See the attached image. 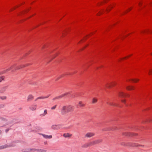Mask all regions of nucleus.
<instances>
[{
  "label": "nucleus",
  "instance_id": "f257e3e1",
  "mask_svg": "<svg viewBox=\"0 0 152 152\" xmlns=\"http://www.w3.org/2000/svg\"><path fill=\"white\" fill-rule=\"evenodd\" d=\"M29 65V64H27L26 65H20L19 66H16L17 64H14L12 65L11 67H10L9 68L7 69H6V70H5L4 71H3L2 72H0V75L3 74L4 73H6L7 72H8L11 69H12L14 68H15V69H12V72H14L15 70H18V69H20L22 68L23 67H24L26 66H27Z\"/></svg>",
  "mask_w": 152,
  "mask_h": 152
},
{
  "label": "nucleus",
  "instance_id": "f03ea898",
  "mask_svg": "<svg viewBox=\"0 0 152 152\" xmlns=\"http://www.w3.org/2000/svg\"><path fill=\"white\" fill-rule=\"evenodd\" d=\"M29 65V64H27L26 65H20L19 66H16L17 64H14L12 65L11 67H10L9 68L7 69H6V70H5L4 71H3L2 72H0V75L3 74L4 73H6L7 72H8L11 69H12L14 68H15V69H12V72H14L15 70H18V69H20L22 68L23 67H24L26 66H27Z\"/></svg>",
  "mask_w": 152,
  "mask_h": 152
},
{
  "label": "nucleus",
  "instance_id": "7ed1b4c3",
  "mask_svg": "<svg viewBox=\"0 0 152 152\" xmlns=\"http://www.w3.org/2000/svg\"><path fill=\"white\" fill-rule=\"evenodd\" d=\"M75 109V107L72 105L64 106L61 109V113L63 115H64L69 112H72Z\"/></svg>",
  "mask_w": 152,
  "mask_h": 152
},
{
  "label": "nucleus",
  "instance_id": "20e7f679",
  "mask_svg": "<svg viewBox=\"0 0 152 152\" xmlns=\"http://www.w3.org/2000/svg\"><path fill=\"white\" fill-rule=\"evenodd\" d=\"M121 144L122 145L125 146H130L132 147L138 146L143 147L144 146V145H140L138 144L137 143L132 142H128L126 143H125L124 142H122L121 143Z\"/></svg>",
  "mask_w": 152,
  "mask_h": 152
},
{
  "label": "nucleus",
  "instance_id": "39448f33",
  "mask_svg": "<svg viewBox=\"0 0 152 152\" xmlns=\"http://www.w3.org/2000/svg\"><path fill=\"white\" fill-rule=\"evenodd\" d=\"M71 93V92H70L65 93L64 94H62L59 96H57V97H56L53 98V100H55L56 99H60L64 96H66L68 94H70Z\"/></svg>",
  "mask_w": 152,
  "mask_h": 152
},
{
  "label": "nucleus",
  "instance_id": "423d86ee",
  "mask_svg": "<svg viewBox=\"0 0 152 152\" xmlns=\"http://www.w3.org/2000/svg\"><path fill=\"white\" fill-rule=\"evenodd\" d=\"M123 134L125 136H137V134L136 133H131L128 132H124L123 133Z\"/></svg>",
  "mask_w": 152,
  "mask_h": 152
},
{
  "label": "nucleus",
  "instance_id": "0eeeda50",
  "mask_svg": "<svg viewBox=\"0 0 152 152\" xmlns=\"http://www.w3.org/2000/svg\"><path fill=\"white\" fill-rule=\"evenodd\" d=\"M119 96L123 98L127 97L129 96V95L128 94L122 92H120L119 93Z\"/></svg>",
  "mask_w": 152,
  "mask_h": 152
},
{
  "label": "nucleus",
  "instance_id": "6e6552de",
  "mask_svg": "<svg viewBox=\"0 0 152 152\" xmlns=\"http://www.w3.org/2000/svg\"><path fill=\"white\" fill-rule=\"evenodd\" d=\"M106 103L108 105H109L110 106H118V104H116L115 103H113L112 101L110 99H108L107 100V102H106Z\"/></svg>",
  "mask_w": 152,
  "mask_h": 152
},
{
  "label": "nucleus",
  "instance_id": "1a4fd4ad",
  "mask_svg": "<svg viewBox=\"0 0 152 152\" xmlns=\"http://www.w3.org/2000/svg\"><path fill=\"white\" fill-rule=\"evenodd\" d=\"M14 145H3L0 146V149H2L4 148H9L12 147L14 146Z\"/></svg>",
  "mask_w": 152,
  "mask_h": 152
},
{
  "label": "nucleus",
  "instance_id": "9d476101",
  "mask_svg": "<svg viewBox=\"0 0 152 152\" xmlns=\"http://www.w3.org/2000/svg\"><path fill=\"white\" fill-rule=\"evenodd\" d=\"M116 84V83L115 82H112L110 83H107V84L106 86V87L107 88H110L111 87L114 86H115Z\"/></svg>",
  "mask_w": 152,
  "mask_h": 152
},
{
  "label": "nucleus",
  "instance_id": "9b49d317",
  "mask_svg": "<svg viewBox=\"0 0 152 152\" xmlns=\"http://www.w3.org/2000/svg\"><path fill=\"white\" fill-rule=\"evenodd\" d=\"M95 134L94 133L92 132H88L85 135V137L90 138L94 136Z\"/></svg>",
  "mask_w": 152,
  "mask_h": 152
},
{
  "label": "nucleus",
  "instance_id": "f8f14e48",
  "mask_svg": "<svg viewBox=\"0 0 152 152\" xmlns=\"http://www.w3.org/2000/svg\"><path fill=\"white\" fill-rule=\"evenodd\" d=\"M34 99V96L32 95H29L28 96L27 101L28 102Z\"/></svg>",
  "mask_w": 152,
  "mask_h": 152
},
{
  "label": "nucleus",
  "instance_id": "ddd939ff",
  "mask_svg": "<svg viewBox=\"0 0 152 152\" xmlns=\"http://www.w3.org/2000/svg\"><path fill=\"white\" fill-rule=\"evenodd\" d=\"M37 107V105H33L30 107L29 108V109L32 111H34L36 110Z\"/></svg>",
  "mask_w": 152,
  "mask_h": 152
},
{
  "label": "nucleus",
  "instance_id": "4468645a",
  "mask_svg": "<svg viewBox=\"0 0 152 152\" xmlns=\"http://www.w3.org/2000/svg\"><path fill=\"white\" fill-rule=\"evenodd\" d=\"M40 134L42 135L45 138L50 139L52 138V135H48L42 134Z\"/></svg>",
  "mask_w": 152,
  "mask_h": 152
},
{
  "label": "nucleus",
  "instance_id": "2eb2a0df",
  "mask_svg": "<svg viewBox=\"0 0 152 152\" xmlns=\"http://www.w3.org/2000/svg\"><path fill=\"white\" fill-rule=\"evenodd\" d=\"M7 86H5L3 87L0 90V93H3L7 89Z\"/></svg>",
  "mask_w": 152,
  "mask_h": 152
},
{
  "label": "nucleus",
  "instance_id": "dca6fc26",
  "mask_svg": "<svg viewBox=\"0 0 152 152\" xmlns=\"http://www.w3.org/2000/svg\"><path fill=\"white\" fill-rule=\"evenodd\" d=\"M59 125H53L52 126V128L54 129H59Z\"/></svg>",
  "mask_w": 152,
  "mask_h": 152
},
{
  "label": "nucleus",
  "instance_id": "f3484780",
  "mask_svg": "<svg viewBox=\"0 0 152 152\" xmlns=\"http://www.w3.org/2000/svg\"><path fill=\"white\" fill-rule=\"evenodd\" d=\"M94 141L95 144L96 145L101 142L102 141V139H98L94 140Z\"/></svg>",
  "mask_w": 152,
  "mask_h": 152
},
{
  "label": "nucleus",
  "instance_id": "a211bd4d",
  "mask_svg": "<svg viewBox=\"0 0 152 152\" xmlns=\"http://www.w3.org/2000/svg\"><path fill=\"white\" fill-rule=\"evenodd\" d=\"M63 136L65 137H70L72 136V134H70L69 133H64L63 134Z\"/></svg>",
  "mask_w": 152,
  "mask_h": 152
},
{
  "label": "nucleus",
  "instance_id": "6ab92c4d",
  "mask_svg": "<svg viewBox=\"0 0 152 152\" xmlns=\"http://www.w3.org/2000/svg\"><path fill=\"white\" fill-rule=\"evenodd\" d=\"M78 105L80 107H83L85 106V104L83 103L82 101H80L78 103Z\"/></svg>",
  "mask_w": 152,
  "mask_h": 152
},
{
  "label": "nucleus",
  "instance_id": "aec40b11",
  "mask_svg": "<svg viewBox=\"0 0 152 152\" xmlns=\"http://www.w3.org/2000/svg\"><path fill=\"white\" fill-rule=\"evenodd\" d=\"M126 89L128 90H133L134 89V87L132 86H129L127 87Z\"/></svg>",
  "mask_w": 152,
  "mask_h": 152
},
{
  "label": "nucleus",
  "instance_id": "412c9836",
  "mask_svg": "<svg viewBox=\"0 0 152 152\" xmlns=\"http://www.w3.org/2000/svg\"><path fill=\"white\" fill-rule=\"evenodd\" d=\"M37 151L39 152H46L47 151V150L45 149H37Z\"/></svg>",
  "mask_w": 152,
  "mask_h": 152
},
{
  "label": "nucleus",
  "instance_id": "4be33fe9",
  "mask_svg": "<svg viewBox=\"0 0 152 152\" xmlns=\"http://www.w3.org/2000/svg\"><path fill=\"white\" fill-rule=\"evenodd\" d=\"M82 147L83 148H87L89 146L88 143H86L82 145Z\"/></svg>",
  "mask_w": 152,
  "mask_h": 152
},
{
  "label": "nucleus",
  "instance_id": "5701e85b",
  "mask_svg": "<svg viewBox=\"0 0 152 152\" xmlns=\"http://www.w3.org/2000/svg\"><path fill=\"white\" fill-rule=\"evenodd\" d=\"M97 101V99L95 98H94L92 99V104H95L96 103Z\"/></svg>",
  "mask_w": 152,
  "mask_h": 152
},
{
  "label": "nucleus",
  "instance_id": "b1692460",
  "mask_svg": "<svg viewBox=\"0 0 152 152\" xmlns=\"http://www.w3.org/2000/svg\"><path fill=\"white\" fill-rule=\"evenodd\" d=\"M130 81L132 82L137 83L138 81L139 80L138 79H130Z\"/></svg>",
  "mask_w": 152,
  "mask_h": 152
},
{
  "label": "nucleus",
  "instance_id": "393cba45",
  "mask_svg": "<svg viewBox=\"0 0 152 152\" xmlns=\"http://www.w3.org/2000/svg\"><path fill=\"white\" fill-rule=\"evenodd\" d=\"M89 146H91L92 145H95L94 140L88 143Z\"/></svg>",
  "mask_w": 152,
  "mask_h": 152
},
{
  "label": "nucleus",
  "instance_id": "a878e982",
  "mask_svg": "<svg viewBox=\"0 0 152 152\" xmlns=\"http://www.w3.org/2000/svg\"><path fill=\"white\" fill-rule=\"evenodd\" d=\"M50 96V95H48V96H41V97H38L37 98V99H45V98H48Z\"/></svg>",
  "mask_w": 152,
  "mask_h": 152
},
{
  "label": "nucleus",
  "instance_id": "bb28decb",
  "mask_svg": "<svg viewBox=\"0 0 152 152\" xmlns=\"http://www.w3.org/2000/svg\"><path fill=\"white\" fill-rule=\"evenodd\" d=\"M0 119L2 121H7L8 120L7 119L3 117H0Z\"/></svg>",
  "mask_w": 152,
  "mask_h": 152
},
{
  "label": "nucleus",
  "instance_id": "cd10ccee",
  "mask_svg": "<svg viewBox=\"0 0 152 152\" xmlns=\"http://www.w3.org/2000/svg\"><path fill=\"white\" fill-rule=\"evenodd\" d=\"M116 129H117V127H112V128H108V129H105V130H115Z\"/></svg>",
  "mask_w": 152,
  "mask_h": 152
},
{
  "label": "nucleus",
  "instance_id": "c85d7f7f",
  "mask_svg": "<svg viewBox=\"0 0 152 152\" xmlns=\"http://www.w3.org/2000/svg\"><path fill=\"white\" fill-rule=\"evenodd\" d=\"M23 151L24 152H29L30 151V149H23Z\"/></svg>",
  "mask_w": 152,
  "mask_h": 152
},
{
  "label": "nucleus",
  "instance_id": "c756f323",
  "mask_svg": "<svg viewBox=\"0 0 152 152\" xmlns=\"http://www.w3.org/2000/svg\"><path fill=\"white\" fill-rule=\"evenodd\" d=\"M5 79V77L4 76H2L0 78V82H1L2 80H4Z\"/></svg>",
  "mask_w": 152,
  "mask_h": 152
},
{
  "label": "nucleus",
  "instance_id": "7c9ffc66",
  "mask_svg": "<svg viewBox=\"0 0 152 152\" xmlns=\"http://www.w3.org/2000/svg\"><path fill=\"white\" fill-rule=\"evenodd\" d=\"M6 96H0V99L2 100H4L6 99Z\"/></svg>",
  "mask_w": 152,
  "mask_h": 152
},
{
  "label": "nucleus",
  "instance_id": "2f4dec72",
  "mask_svg": "<svg viewBox=\"0 0 152 152\" xmlns=\"http://www.w3.org/2000/svg\"><path fill=\"white\" fill-rule=\"evenodd\" d=\"M47 113V110H44V112L43 114H42L41 115L44 116Z\"/></svg>",
  "mask_w": 152,
  "mask_h": 152
},
{
  "label": "nucleus",
  "instance_id": "473e14b6",
  "mask_svg": "<svg viewBox=\"0 0 152 152\" xmlns=\"http://www.w3.org/2000/svg\"><path fill=\"white\" fill-rule=\"evenodd\" d=\"M5 105L4 104H0V109L4 107Z\"/></svg>",
  "mask_w": 152,
  "mask_h": 152
},
{
  "label": "nucleus",
  "instance_id": "72a5a7b5",
  "mask_svg": "<svg viewBox=\"0 0 152 152\" xmlns=\"http://www.w3.org/2000/svg\"><path fill=\"white\" fill-rule=\"evenodd\" d=\"M35 151H37V149L35 148L30 149V151L34 152Z\"/></svg>",
  "mask_w": 152,
  "mask_h": 152
},
{
  "label": "nucleus",
  "instance_id": "f704fd0d",
  "mask_svg": "<svg viewBox=\"0 0 152 152\" xmlns=\"http://www.w3.org/2000/svg\"><path fill=\"white\" fill-rule=\"evenodd\" d=\"M129 57L128 56H127V57H124V58H123L121 59V61H122V60H125L126 59V58H129Z\"/></svg>",
  "mask_w": 152,
  "mask_h": 152
},
{
  "label": "nucleus",
  "instance_id": "c9c22d12",
  "mask_svg": "<svg viewBox=\"0 0 152 152\" xmlns=\"http://www.w3.org/2000/svg\"><path fill=\"white\" fill-rule=\"evenodd\" d=\"M149 75H152V69L149 70Z\"/></svg>",
  "mask_w": 152,
  "mask_h": 152
},
{
  "label": "nucleus",
  "instance_id": "e433bc0d",
  "mask_svg": "<svg viewBox=\"0 0 152 152\" xmlns=\"http://www.w3.org/2000/svg\"><path fill=\"white\" fill-rule=\"evenodd\" d=\"M56 105H55L53 107H52V108H51V109L52 110H53V109H54L56 108Z\"/></svg>",
  "mask_w": 152,
  "mask_h": 152
},
{
  "label": "nucleus",
  "instance_id": "4c0bfd02",
  "mask_svg": "<svg viewBox=\"0 0 152 152\" xmlns=\"http://www.w3.org/2000/svg\"><path fill=\"white\" fill-rule=\"evenodd\" d=\"M64 76V75H61V76H60V77H58V78L56 80H58L59 79H60V78H61V77H63Z\"/></svg>",
  "mask_w": 152,
  "mask_h": 152
},
{
  "label": "nucleus",
  "instance_id": "58836bf2",
  "mask_svg": "<svg viewBox=\"0 0 152 152\" xmlns=\"http://www.w3.org/2000/svg\"><path fill=\"white\" fill-rule=\"evenodd\" d=\"M121 101L123 103H124V104L126 102V101L125 100H121Z\"/></svg>",
  "mask_w": 152,
  "mask_h": 152
},
{
  "label": "nucleus",
  "instance_id": "ea45409f",
  "mask_svg": "<svg viewBox=\"0 0 152 152\" xmlns=\"http://www.w3.org/2000/svg\"><path fill=\"white\" fill-rule=\"evenodd\" d=\"M10 129H7L5 130V132L7 133L8 131Z\"/></svg>",
  "mask_w": 152,
  "mask_h": 152
},
{
  "label": "nucleus",
  "instance_id": "a19ab883",
  "mask_svg": "<svg viewBox=\"0 0 152 152\" xmlns=\"http://www.w3.org/2000/svg\"><path fill=\"white\" fill-rule=\"evenodd\" d=\"M19 110H22V107H20V108H19Z\"/></svg>",
  "mask_w": 152,
  "mask_h": 152
},
{
  "label": "nucleus",
  "instance_id": "79ce46f5",
  "mask_svg": "<svg viewBox=\"0 0 152 152\" xmlns=\"http://www.w3.org/2000/svg\"><path fill=\"white\" fill-rule=\"evenodd\" d=\"M44 144H45L46 145V144H47V142H44Z\"/></svg>",
  "mask_w": 152,
  "mask_h": 152
},
{
  "label": "nucleus",
  "instance_id": "37998d69",
  "mask_svg": "<svg viewBox=\"0 0 152 152\" xmlns=\"http://www.w3.org/2000/svg\"><path fill=\"white\" fill-rule=\"evenodd\" d=\"M102 12L100 13H99V15H101V14H102Z\"/></svg>",
  "mask_w": 152,
  "mask_h": 152
},
{
  "label": "nucleus",
  "instance_id": "c03bdc74",
  "mask_svg": "<svg viewBox=\"0 0 152 152\" xmlns=\"http://www.w3.org/2000/svg\"><path fill=\"white\" fill-rule=\"evenodd\" d=\"M1 132H2L0 130V134H1Z\"/></svg>",
  "mask_w": 152,
  "mask_h": 152
},
{
  "label": "nucleus",
  "instance_id": "a18cd8bd",
  "mask_svg": "<svg viewBox=\"0 0 152 152\" xmlns=\"http://www.w3.org/2000/svg\"><path fill=\"white\" fill-rule=\"evenodd\" d=\"M37 99V98L35 100V101H36L37 99Z\"/></svg>",
  "mask_w": 152,
  "mask_h": 152
},
{
  "label": "nucleus",
  "instance_id": "49530a36",
  "mask_svg": "<svg viewBox=\"0 0 152 152\" xmlns=\"http://www.w3.org/2000/svg\"><path fill=\"white\" fill-rule=\"evenodd\" d=\"M56 56H54L53 58V59L55 57H56Z\"/></svg>",
  "mask_w": 152,
  "mask_h": 152
},
{
  "label": "nucleus",
  "instance_id": "de8ad7c7",
  "mask_svg": "<svg viewBox=\"0 0 152 152\" xmlns=\"http://www.w3.org/2000/svg\"><path fill=\"white\" fill-rule=\"evenodd\" d=\"M113 8V7H111V9L112 8Z\"/></svg>",
  "mask_w": 152,
  "mask_h": 152
},
{
  "label": "nucleus",
  "instance_id": "09e8293b",
  "mask_svg": "<svg viewBox=\"0 0 152 152\" xmlns=\"http://www.w3.org/2000/svg\"><path fill=\"white\" fill-rule=\"evenodd\" d=\"M64 33H63V35H64Z\"/></svg>",
  "mask_w": 152,
  "mask_h": 152
}]
</instances>
